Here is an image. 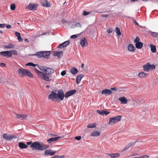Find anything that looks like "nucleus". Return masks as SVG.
I'll return each instance as SVG.
<instances>
[{"instance_id": "26", "label": "nucleus", "mask_w": 158, "mask_h": 158, "mask_svg": "<svg viewBox=\"0 0 158 158\" xmlns=\"http://www.w3.org/2000/svg\"><path fill=\"white\" fill-rule=\"evenodd\" d=\"M41 2L43 6L47 7H50V6L48 5L49 3L48 2V1L47 0H42Z\"/></svg>"}, {"instance_id": "49", "label": "nucleus", "mask_w": 158, "mask_h": 158, "mask_svg": "<svg viewBox=\"0 0 158 158\" xmlns=\"http://www.w3.org/2000/svg\"><path fill=\"white\" fill-rule=\"evenodd\" d=\"M63 156H59L58 155H56L53 158H63Z\"/></svg>"}, {"instance_id": "5", "label": "nucleus", "mask_w": 158, "mask_h": 158, "mask_svg": "<svg viewBox=\"0 0 158 158\" xmlns=\"http://www.w3.org/2000/svg\"><path fill=\"white\" fill-rule=\"evenodd\" d=\"M122 116L120 115L114 117H111L109 119L108 124L112 125L121 120Z\"/></svg>"}, {"instance_id": "48", "label": "nucleus", "mask_w": 158, "mask_h": 158, "mask_svg": "<svg viewBox=\"0 0 158 158\" xmlns=\"http://www.w3.org/2000/svg\"><path fill=\"white\" fill-rule=\"evenodd\" d=\"M75 26L77 27H81V24L79 23H76V24H75Z\"/></svg>"}, {"instance_id": "52", "label": "nucleus", "mask_w": 158, "mask_h": 158, "mask_svg": "<svg viewBox=\"0 0 158 158\" xmlns=\"http://www.w3.org/2000/svg\"><path fill=\"white\" fill-rule=\"evenodd\" d=\"M15 33L16 36H17L18 37L20 35V33L18 32H15Z\"/></svg>"}, {"instance_id": "60", "label": "nucleus", "mask_w": 158, "mask_h": 158, "mask_svg": "<svg viewBox=\"0 0 158 158\" xmlns=\"http://www.w3.org/2000/svg\"><path fill=\"white\" fill-rule=\"evenodd\" d=\"M6 28L7 29H10L11 27V26L10 25H7L6 26Z\"/></svg>"}, {"instance_id": "41", "label": "nucleus", "mask_w": 158, "mask_h": 158, "mask_svg": "<svg viewBox=\"0 0 158 158\" xmlns=\"http://www.w3.org/2000/svg\"><path fill=\"white\" fill-rule=\"evenodd\" d=\"M11 52L12 53V54H13L14 55L16 56L18 54L17 51L16 50H12Z\"/></svg>"}, {"instance_id": "10", "label": "nucleus", "mask_w": 158, "mask_h": 158, "mask_svg": "<svg viewBox=\"0 0 158 158\" xmlns=\"http://www.w3.org/2000/svg\"><path fill=\"white\" fill-rule=\"evenodd\" d=\"M76 92V89H73L67 92L65 94V98H67L69 96L75 94Z\"/></svg>"}, {"instance_id": "59", "label": "nucleus", "mask_w": 158, "mask_h": 158, "mask_svg": "<svg viewBox=\"0 0 158 158\" xmlns=\"http://www.w3.org/2000/svg\"><path fill=\"white\" fill-rule=\"evenodd\" d=\"M61 22L63 23H67V21L64 19H62L61 20Z\"/></svg>"}, {"instance_id": "22", "label": "nucleus", "mask_w": 158, "mask_h": 158, "mask_svg": "<svg viewBox=\"0 0 158 158\" xmlns=\"http://www.w3.org/2000/svg\"><path fill=\"white\" fill-rule=\"evenodd\" d=\"M84 76V75L82 74L79 75L77 76L76 78V82L77 84H78L80 81L81 78Z\"/></svg>"}, {"instance_id": "2", "label": "nucleus", "mask_w": 158, "mask_h": 158, "mask_svg": "<svg viewBox=\"0 0 158 158\" xmlns=\"http://www.w3.org/2000/svg\"><path fill=\"white\" fill-rule=\"evenodd\" d=\"M49 146L43 143L40 144L38 142H35L31 145V147L39 150H43L46 149Z\"/></svg>"}, {"instance_id": "46", "label": "nucleus", "mask_w": 158, "mask_h": 158, "mask_svg": "<svg viewBox=\"0 0 158 158\" xmlns=\"http://www.w3.org/2000/svg\"><path fill=\"white\" fill-rule=\"evenodd\" d=\"M66 74V72L65 70L63 71L60 73V74L62 76L65 75Z\"/></svg>"}, {"instance_id": "42", "label": "nucleus", "mask_w": 158, "mask_h": 158, "mask_svg": "<svg viewBox=\"0 0 158 158\" xmlns=\"http://www.w3.org/2000/svg\"><path fill=\"white\" fill-rule=\"evenodd\" d=\"M15 8V5L14 4H11L10 5V9L12 10H14Z\"/></svg>"}, {"instance_id": "3", "label": "nucleus", "mask_w": 158, "mask_h": 158, "mask_svg": "<svg viewBox=\"0 0 158 158\" xmlns=\"http://www.w3.org/2000/svg\"><path fill=\"white\" fill-rule=\"evenodd\" d=\"M18 73L19 76L21 77L27 76L31 78L33 77L32 74L29 70L22 68L18 69Z\"/></svg>"}, {"instance_id": "14", "label": "nucleus", "mask_w": 158, "mask_h": 158, "mask_svg": "<svg viewBox=\"0 0 158 158\" xmlns=\"http://www.w3.org/2000/svg\"><path fill=\"white\" fill-rule=\"evenodd\" d=\"M102 94H105L106 96H108L112 94V92L110 90L105 89L102 91Z\"/></svg>"}, {"instance_id": "6", "label": "nucleus", "mask_w": 158, "mask_h": 158, "mask_svg": "<svg viewBox=\"0 0 158 158\" xmlns=\"http://www.w3.org/2000/svg\"><path fill=\"white\" fill-rule=\"evenodd\" d=\"M156 68L155 65L153 64H150V63L148 62L146 64L144 65L143 66V70L145 71L148 72L150 70H153Z\"/></svg>"}, {"instance_id": "43", "label": "nucleus", "mask_w": 158, "mask_h": 158, "mask_svg": "<svg viewBox=\"0 0 158 158\" xmlns=\"http://www.w3.org/2000/svg\"><path fill=\"white\" fill-rule=\"evenodd\" d=\"M140 40V39L138 36H137L134 40V42L136 43L139 42Z\"/></svg>"}, {"instance_id": "21", "label": "nucleus", "mask_w": 158, "mask_h": 158, "mask_svg": "<svg viewBox=\"0 0 158 158\" xmlns=\"http://www.w3.org/2000/svg\"><path fill=\"white\" fill-rule=\"evenodd\" d=\"M15 115L17 116L16 118H21V119H26L27 117V116L26 115L23 114H16Z\"/></svg>"}, {"instance_id": "9", "label": "nucleus", "mask_w": 158, "mask_h": 158, "mask_svg": "<svg viewBox=\"0 0 158 158\" xmlns=\"http://www.w3.org/2000/svg\"><path fill=\"white\" fill-rule=\"evenodd\" d=\"M0 54L3 56H6L7 57H11L12 56V52L8 51L0 52Z\"/></svg>"}, {"instance_id": "38", "label": "nucleus", "mask_w": 158, "mask_h": 158, "mask_svg": "<svg viewBox=\"0 0 158 158\" xmlns=\"http://www.w3.org/2000/svg\"><path fill=\"white\" fill-rule=\"evenodd\" d=\"M35 71L36 73H37L38 74V76L40 77L42 75L41 73H43V72L39 70L38 69H35Z\"/></svg>"}, {"instance_id": "24", "label": "nucleus", "mask_w": 158, "mask_h": 158, "mask_svg": "<svg viewBox=\"0 0 158 158\" xmlns=\"http://www.w3.org/2000/svg\"><path fill=\"white\" fill-rule=\"evenodd\" d=\"M101 132L100 131H94L92 132L91 136H98L100 135Z\"/></svg>"}, {"instance_id": "47", "label": "nucleus", "mask_w": 158, "mask_h": 158, "mask_svg": "<svg viewBox=\"0 0 158 158\" xmlns=\"http://www.w3.org/2000/svg\"><path fill=\"white\" fill-rule=\"evenodd\" d=\"M75 139H76L77 140H79L81 139V137L80 136H76L75 137Z\"/></svg>"}, {"instance_id": "15", "label": "nucleus", "mask_w": 158, "mask_h": 158, "mask_svg": "<svg viewBox=\"0 0 158 158\" xmlns=\"http://www.w3.org/2000/svg\"><path fill=\"white\" fill-rule=\"evenodd\" d=\"M3 138L7 140H11L12 139L14 136L10 134H7L4 133L3 135Z\"/></svg>"}, {"instance_id": "36", "label": "nucleus", "mask_w": 158, "mask_h": 158, "mask_svg": "<svg viewBox=\"0 0 158 158\" xmlns=\"http://www.w3.org/2000/svg\"><path fill=\"white\" fill-rule=\"evenodd\" d=\"M150 33L153 37H156L158 35V33L156 32L150 31Z\"/></svg>"}, {"instance_id": "50", "label": "nucleus", "mask_w": 158, "mask_h": 158, "mask_svg": "<svg viewBox=\"0 0 158 158\" xmlns=\"http://www.w3.org/2000/svg\"><path fill=\"white\" fill-rule=\"evenodd\" d=\"M148 156L146 155H145L141 156L140 157H139V158H148Z\"/></svg>"}, {"instance_id": "12", "label": "nucleus", "mask_w": 158, "mask_h": 158, "mask_svg": "<svg viewBox=\"0 0 158 158\" xmlns=\"http://www.w3.org/2000/svg\"><path fill=\"white\" fill-rule=\"evenodd\" d=\"M80 44L82 47H84L88 45V43L87 40L85 37L82 38L81 40Z\"/></svg>"}, {"instance_id": "11", "label": "nucleus", "mask_w": 158, "mask_h": 158, "mask_svg": "<svg viewBox=\"0 0 158 158\" xmlns=\"http://www.w3.org/2000/svg\"><path fill=\"white\" fill-rule=\"evenodd\" d=\"M56 152L51 150H46L45 151L44 155L46 156H52L54 155Z\"/></svg>"}, {"instance_id": "7", "label": "nucleus", "mask_w": 158, "mask_h": 158, "mask_svg": "<svg viewBox=\"0 0 158 158\" xmlns=\"http://www.w3.org/2000/svg\"><path fill=\"white\" fill-rule=\"evenodd\" d=\"M38 6V4L36 3H30L27 5V8L31 10L35 11L37 9Z\"/></svg>"}, {"instance_id": "39", "label": "nucleus", "mask_w": 158, "mask_h": 158, "mask_svg": "<svg viewBox=\"0 0 158 158\" xmlns=\"http://www.w3.org/2000/svg\"><path fill=\"white\" fill-rule=\"evenodd\" d=\"M26 66H30L32 67H35L37 65L35 64L29 62L26 64Z\"/></svg>"}, {"instance_id": "32", "label": "nucleus", "mask_w": 158, "mask_h": 158, "mask_svg": "<svg viewBox=\"0 0 158 158\" xmlns=\"http://www.w3.org/2000/svg\"><path fill=\"white\" fill-rule=\"evenodd\" d=\"M147 74L145 73L144 72H140L138 74V77L140 78H143L145 77Z\"/></svg>"}, {"instance_id": "57", "label": "nucleus", "mask_w": 158, "mask_h": 158, "mask_svg": "<svg viewBox=\"0 0 158 158\" xmlns=\"http://www.w3.org/2000/svg\"><path fill=\"white\" fill-rule=\"evenodd\" d=\"M117 90V88L116 87H114L110 89V90L116 91Z\"/></svg>"}, {"instance_id": "53", "label": "nucleus", "mask_w": 158, "mask_h": 158, "mask_svg": "<svg viewBox=\"0 0 158 158\" xmlns=\"http://www.w3.org/2000/svg\"><path fill=\"white\" fill-rule=\"evenodd\" d=\"M129 18H131L132 19V20L133 21H134V22L137 25H138L139 24L133 18H131V17H129Z\"/></svg>"}, {"instance_id": "45", "label": "nucleus", "mask_w": 158, "mask_h": 158, "mask_svg": "<svg viewBox=\"0 0 158 158\" xmlns=\"http://www.w3.org/2000/svg\"><path fill=\"white\" fill-rule=\"evenodd\" d=\"M6 24L5 23L0 24V28H3L6 26Z\"/></svg>"}, {"instance_id": "27", "label": "nucleus", "mask_w": 158, "mask_h": 158, "mask_svg": "<svg viewBox=\"0 0 158 158\" xmlns=\"http://www.w3.org/2000/svg\"><path fill=\"white\" fill-rule=\"evenodd\" d=\"M19 147L22 149L26 148H27V146L23 142H20L19 143Z\"/></svg>"}, {"instance_id": "23", "label": "nucleus", "mask_w": 158, "mask_h": 158, "mask_svg": "<svg viewBox=\"0 0 158 158\" xmlns=\"http://www.w3.org/2000/svg\"><path fill=\"white\" fill-rule=\"evenodd\" d=\"M136 142H135V143H133V142H131L127 144V145L125 147L124 149L122 151H124L125 150H127L129 148L131 145H134L135 143H136Z\"/></svg>"}, {"instance_id": "8", "label": "nucleus", "mask_w": 158, "mask_h": 158, "mask_svg": "<svg viewBox=\"0 0 158 158\" xmlns=\"http://www.w3.org/2000/svg\"><path fill=\"white\" fill-rule=\"evenodd\" d=\"M40 77L42 79H43L46 81H51V79L50 77V76L47 74H46L43 73Z\"/></svg>"}, {"instance_id": "37", "label": "nucleus", "mask_w": 158, "mask_h": 158, "mask_svg": "<svg viewBox=\"0 0 158 158\" xmlns=\"http://www.w3.org/2000/svg\"><path fill=\"white\" fill-rule=\"evenodd\" d=\"M35 71L36 73H37L38 74V76L40 77L42 75L41 73H43V72L39 70L38 69H35Z\"/></svg>"}, {"instance_id": "62", "label": "nucleus", "mask_w": 158, "mask_h": 158, "mask_svg": "<svg viewBox=\"0 0 158 158\" xmlns=\"http://www.w3.org/2000/svg\"><path fill=\"white\" fill-rule=\"evenodd\" d=\"M6 65V64L3 63H1L0 64V66L2 67H4Z\"/></svg>"}, {"instance_id": "61", "label": "nucleus", "mask_w": 158, "mask_h": 158, "mask_svg": "<svg viewBox=\"0 0 158 158\" xmlns=\"http://www.w3.org/2000/svg\"><path fill=\"white\" fill-rule=\"evenodd\" d=\"M33 143L31 141L28 142H27V144L28 145H30V144H31Z\"/></svg>"}, {"instance_id": "1", "label": "nucleus", "mask_w": 158, "mask_h": 158, "mask_svg": "<svg viewBox=\"0 0 158 158\" xmlns=\"http://www.w3.org/2000/svg\"><path fill=\"white\" fill-rule=\"evenodd\" d=\"M64 97L63 91L62 89H59L58 91V94L56 93L53 91H52L48 96V99H51L53 101L57 100H62Z\"/></svg>"}, {"instance_id": "44", "label": "nucleus", "mask_w": 158, "mask_h": 158, "mask_svg": "<svg viewBox=\"0 0 158 158\" xmlns=\"http://www.w3.org/2000/svg\"><path fill=\"white\" fill-rule=\"evenodd\" d=\"M113 31V30L112 28H108L107 30V32L108 33H111L112 31Z\"/></svg>"}, {"instance_id": "56", "label": "nucleus", "mask_w": 158, "mask_h": 158, "mask_svg": "<svg viewBox=\"0 0 158 158\" xmlns=\"http://www.w3.org/2000/svg\"><path fill=\"white\" fill-rule=\"evenodd\" d=\"M97 112L99 114H102V110H97Z\"/></svg>"}, {"instance_id": "55", "label": "nucleus", "mask_w": 158, "mask_h": 158, "mask_svg": "<svg viewBox=\"0 0 158 158\" xmlns=\"http://www.w3.org/2000/svg\"><path fill=\"white\" fill-rule=\"evenodd\" d=\"M89 12L84 11L83 12V15H84L86 16L88 15L89 14Z\"/></svg>"}, {"instance_id": "17", "label": "nucleus", "mask_w": 158, "mask_h": 158, "mask_svg": "<svg viewBox=\"0 0 158 158\" xmlns=\"http://www.w3.org/2000/svg\"><path fill=\"white\" fill-rule=\"evenodd\" d=\"M63 52L62 51L54 52L53 53V55L55 56H57L58 58H60L62 56Z\"/></svg>"}, {"instance_id": "64", "label": "nucleus", "mask_w": 158, "mask_h": 158, "mask_svg": "<svg viewBox=\"0 0 158 158\" xmlns=\"http://www.w3.org/2000/svg\"><path fill=\"white\" fill-rule=\"evenodd\" d=\"M25 40V41L27 42H29V40H28L27 39H25V40Z\"/></svg>"}, {"instance_id": "25", "label": "nucleus", "mask_w": 158, "mask_h": 158, "mask_svg": "<svg viewBox=\"0 0 158 158\" xmlns=\"http://www.w3.org/2000/svg\"><path fill=\"white\" fill-rule=\"evenodd\" d=\"M119 100L122 102V103L124 104H126L127 102V99L124 97L120 98H119Z\"/></svg>"}, {"instance_id": "40", "label": "nucleus", "mask_w": 158, "mask_h": 158, "mask_svg": "<svg viewBox=\"0 0 158 158\" xmlns=\"http://www.w3.org/2000/svg\"><path fill=\"white\" fill-rule=\"evenodd\" d=\"M109 113H110V112H107V111H106V110L104 111V110H102V115H107Z\"/></svg>"}, {"instance_id": "33", "label": "nucleus", "mask_w": 158, "mask_h": 158, "mask_svg": "<svg viewBox=\"0 0 158 158\" xmlns=\"http://www.w3.org/2000/svg\"><path fill=\"white\" fill-rule=\"evenodd\" d=\"M96 127V124L95 123L89 124L87 126V127L88 128H93Z\"/></svg>"}, {"instance_id": "13", "label": "nucleus", "mask_w": 158, "mask_h": 158, "mask_svg": "<svg viewBox=\"0 0 158 158\" xmlns=\"http://www.w3.org/2000/svg\"><path fill=\"white\" fill-rule=\"evenodd\" d=\"M61 138V137L60 136L51 138L47 140V142L48 143H50L53 142L57 141L58 139Z\"/></svg>"}, {"instance_id": "28", "label": "nucleus", "mask_w": 158, "mask_h": 158, "mask_svg": "<svg viewBox=\"0 0 158 158\" xmlns=\"http://www.w3.org/2000/svg\"><path fill=\"white\" fill-rule=\"evenodd\" d=\"M143 45V44L142 42H140L138 43H137L135 44V46L138 49H140L141 48Z\"/></svg>"}, {"instance_id": "29", "label": "nucleus", "mask_w": 158, "mask_h": 158, "mask_svg": "<svg viewBox=\"0 0 158 158\" xmlns=\"http://www.w3.org/2000/svg\"><path fill=\"white\" fill-rule=\"evenodd\" d=\"M32 55L36 56L38 57L39 58L43 57L42 51L36 52L35 54H32Z\"/></svg>"}, {"instance_id": "58", "label": "nucleus", "mask_w": 158, "mask_h": 158, "mask_svg": "<svg viewBox=\"0 0 158 158\" xmlns=\"http://www.w3.org/2000/svg\"><path fill=\"white\" fill-rule=\"evenodd\" d=\"M109 15L107 14H105L102 15V17L103 18H106Z\"/></svg>"}, {"instance_id": "19", "label": "nucleus", "mask_w": 158, "mask_h": 158, "mask_svg": "<svg viewBox=\"0 0 158 158\" xmlns=\"http://www.w3.org/2000/svg\"><path fill=\"white\" fill-rule=\"evenodd\" d=\"M135 48L132 44H129L128 46V50L130 52H133L135 50Z\"/></svg>"}, {"instance_id": "18", "label": "nucleus", "mask_w": 158, "mask_h": 158, "mask_svg": "<svg viewBox=\"0 0 158 158\" xmlns=\"http://www.w3.org/2000/svg\"><path fill=\"white\" fill-rule=\"evenodd\" d=\"M69 41H66L59 44L58 47L61 48L64 47H66L68 45H69Z\"/></svg>"}, {"instance_id": "20", "label": "nucleus", "mask_w": 158, "mask_h": 158, "mask_svg": "<svg viewBox=\"0 0 158 158\" xmlns=\"http://www.w3.org/2000/svg\"><path fill=\"white\" fill-rule=\"evenodd\" d=\"M70 71L72 74L75 75L78 73V70L77 68L73 67L70 69Z\"/></svg>"}, {"instance_id": "54", "label": "nucleus", "mask_w": 158, "mask_h": 158, "mask_svg": "<svg viewBox=\"0 0 158 158\" xmlns=\"http://www.w3.org/2000/svg\"><path fill=\"white\" fill-rule=\"evenodd\" d=\"M18 39L19 41H23V39L21 38V35L18 37Z\"/></svg>"}, {"instance_id": "30", "label": "nucleus", "mask_w": 158, "mask_h": 158, "mask_svg": "<svg viewBox=\"0 0 158 158\" xmlns=\"http://www.w3.org/2000/svg\"><path fill=\"white\" fill-rule=\"evenodd\" d=\"M108 155H109L112 158H116L119 156H120L119 153H116L114 154H108Z\"/></svg>"}, {"instance_id": "16", "label": "nucleus", "mask_w": 158, "mask_h": 158, "mask_svg": "<svg viewBox=\"0 0 158 158\" xmlns=\"http://www.w3.org/2000/svg\"><path fill=\"white\" fill-rule=\"evenodd\" d=\"M42 52L43 57L45 58H48L50 54V52L49 51H43Z\"/></svg>"}, {"instance_id": "31", "label": "nucleus", "mask_w": 158, "mask_h": 158, "mask_svg": "<svg viewBox=\"0 0 158 158\" xmlns=\"http://www.w3.org/2000/svg\"><path fill=\"white\" fill-rule=\"evenodd\" d=\"M151 50L152 52H155L156 51V46L152 44H150Z\"/></svg>"}, {"instance_id": "35", "label": "nucleus", "mask_w": 158, "mask_h": 158, "mask_svg": "<svg viewBox=\"0 0 158 158\" xmlns=\"http://www.w3.org/2000/svg\"><path fill=\"white\" fill-rule=\"evenodd\" d=\"M115 31L116 33L118 35L120 36L121 35V34L120 31V30L118 27H117L115 28Z\"/></svg>"}, {"instance_id": "4", "label": "nucleus", "mask_w": 158, "mask_h": 158, "mask_svg": "<svg viewBox=\"0 0 158 158\" xmlns=\"http://www.w3.org/2000/svg\"><path fill=\"white\" fill-rule=\"evenodd\" d=\"M38 67L40 70L49 75L52 74L54 72L53 69L48 68L46 66H38Z\"/></svg>"}, {"instance_id": "51", "label": "nucleus", "mask_w": 158, "mask_h": 158, "mask_svg": "<svg viewBox=\"0 0 158 158\" xmlns=\"http://www.w3.org/2000/svg\"><path fill=\"white\" fill-rule=\"evenodd\" d=\"M77 37V36L76 35H74L71 36V38L73 39H75Z\"/></svg>"}, {"instance_id": "63", "label": "nucleus", "mask_w": 158, "mask_h": 158, "mask_svg": "<svg viewBox=\"0 0 158 158\" xmlns=\"http://www.w3.org/2000/svg\"><path fill=\"white\" fill-rule=\"evenodd\" d=\"M49 136H55V135L53 134H49Z\"/></svg>"}, {"instance_id": "34", "label": "nucleus", "mask_w": 158, "mask_h": 158, "mask_svg": "<svg viewBox=\"0 0 158 158\" xmlns=\"http://www.w3.org/2000/svg\"><path fill=\"white\" fill-rule=\"evenodd\" d=\"M14 47V45L11 43H10L8 45L4 46L5 48H13Z\"/></svg>"}]
</instances>
